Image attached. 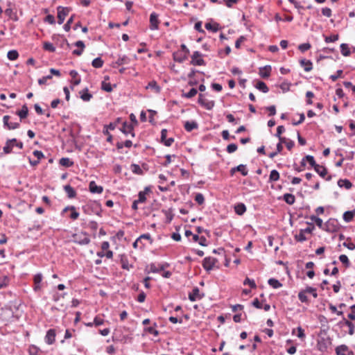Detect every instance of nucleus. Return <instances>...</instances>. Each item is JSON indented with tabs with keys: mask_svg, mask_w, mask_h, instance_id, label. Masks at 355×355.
Wrapping results in <instances>:
<instances>
[{
	"mask_svg": "<svg viewBox=\"0 0 355 355\" xmlns=\"http://www.w3.org/2000/svg\"><path fill=\"white\" fill-rule=\"evenodd\" d=\"M3 124L9 130H14L20 125L22 121V109L17 112V114L14 116L6 115L3 118Z\"/></svg>",
	"mask_w": 355,
	"mask_h": 355,
	"instance_id": "f257e3e1",
	"label": "nucleus"
},
{
	"mask_svg": "<svg viewBox=\"0 0 355 355\" xmlns=\"http://www.w3.org/2000/svg\"><path fill=\"white\" fill-rule=\"evenodd\" d=\"M17 148L18 150L22 148V143L17 142L16 139H8L6 141V146L3 147V152L6 154L14 152L13 149Z\"/></svg>",
	"mask_w": 355,
	"mask_h": 355,
	"instance_id": "f03ea898",
	"label": "nucleus"
},
{
	"mask_svg": "<svg viewBox=\"0 0 355 355\" xmlns=\"http://www.w3.org/2000/svg\"><path fill=\"white\" fill-rule=\"evenodd\" d=\"M323 230L328 232H335L338 230V223L336 219L330 218L324 225Z\"/></svg>",
	"mask_w": 355,
	"mask_h": 355,
	"instance_id": "7ed1b4c3",
	"label": "nucleus"
},
{
	"mask_svg": "<svg viewBox=\"0 0 355 355\" xmlns=\"http://www.w3.org/2000/svg\"><path fill=\"white\" fill-rule=\"evenodd\" d=\"M198 103L208 110H211L215 105L214 101L207 99L205 98L204 95L201 94H199L198 96Z\"/></svg>",
	"mask_w": 355,
	"mask_h": 355,
	"instance_id": "20e7f679",
	"label": "nucleus"
},
{
	"mask_svg": "<svg viewBox=\"0 0 355 355\" xmlns=\"http://www.w3.org/2000/svg\"><path fill=\"white\" fill-rule=\"evenodd\" d=\"M202 53L199 51H194L191 55V64L195 66L205 65V60L202 58Z\"/></svg>",
	"mask_w": 355,
	"mask_h": 355,
	"instance_id": "39448f33",
	"label": "nucleus"
},
{
	"mask_svg": "<svg viewBox=\"0 0 355 355\" xmlns=\"http://www.w3.org/2000/svg\"><path fill=\"white\" fill-rule=\"evenodd\" d=\"M69 11L70 9L69 8H63L61 6L58 8V22L59 24H62L64 22L65 17L69 14Z\"/></svg>",
	"mask_w": 355,
	"mask_h": 355,
	"instance_id": "423d86ee",
	"label": "nucleus"
},
{
	"mask_svg": "<svg viewBox=\"0 0 355 355\" xmlns=\"http://www.w3.org/2000/svg\"><path fill=\"white\" fill-rule=\"evenodd\" d=\"M216 263V259L212 257H206L202 261V266L207 271L212 270Z\"/></svg>",
	"mask_w": 355,
	"mask_h": 355,
	"instance_id": "0eeeda50",
	"label": "nucleus"
},
{
	"mask_svg": "<svg viewBox=\"0 0 355 355\" xmlns=\"http://www.w3.org/2000/svg\"><path fill=\"white\" fill-rule=\"evenodd\" d=\"M167 130L166 129H162L161 131V141L166 146H171L174 141V139L173 137L166 138Z\"/></svg>",
	"mask_w": 355,
	"mask_h": 355,
	"instance_id": "6e6552de",
	"label": "nucleus"
},
{
	"mask_svg": "<svg viewBox=\"0 0 355 355\" xmlns=\"http://www.w3.org/2000/svg\"><path fill=\"white\" fill-rule=\"evenodd\" d=\"M278 139L279 140V142L277 144V152H272V153H270L268 155L269 157L271 159L274 158L278 153H279L282 151V150H283L282 144L283 143L285 144L287 141L285 137H279Z\"/></svg>",
	"mask_w": 355,
	"mask_h": 355,
	"instance_id": "1a4fd4ad",
	"label": "nucleus"
},
{
	"mask_svg": "<svg viewBox=\"0 0 355 355\" xmlns=\"http://www.w3.org/2000/svg\"><path fill=\"white\" fill-rule=\"evenodd\" d=\"M55 331L54 329H51L48 330L44 338L45 342L48 345H52L55 342Z\"/></svg>",
	"mask_w": 355,
	"mask_h": 355,
	"instance_id": "9d476101",
	"label": "nucleus"
},
{
	"mask_svg": "<svg viewBox=\"0 0 355 355\" xmlns=\"http://www.w3.org/2000/svg\"><path fill=\"white\" fill-rule=\"evenodd\" d=\"M150 28L151 30L158 29V15L155 12H153L150 15Z\"/></svg>",
	"mask_w": 355,
	"mask_h": 355,
	"instance_id": "9b49d317",
	"label": "nucleus"
},
{
	"mask_svg": "<svg viewBox=\"0 0 355 355\" xmlns=\"http://www.w3.org/2000/svg\"><path fill=\"white\" fill-rule=\"evenodd\" d=\"M202 296L200 294V290L198 287H195L192 292L189 294V299L191 302H195L198 300H200Z\"/></svg>",
	"mask_w": 355,
	"mask_h": 355,
	"instance_id": "f8f14e48",
	"label": "nucleus"
},
{
	"mask_svg": "<svg viewBox=\"0 0 355 355\" xmlns=\"http://www.w3.org/2000/svg\"><path fill=\"white\" fill-rule=\"evenodd\" d=\"M272 68L270 65L259 68V76L263 78H267L270 76Z\"/></svg>",
	"mask_w": 355,
	"mask_h": 355,
	"instance_id": "ddd939ff",
	"label": "nucleus"
},
{
	"mask_svg": "<svg viewBox=\"0 0 355 355\" xmlns=\"http://www.w3.org/2000/svg\"><path fill=\"white\" fill-rule=\"evenodd\" d=\"M121 130L126 135L130 134L132 137H135L132 125L129 124L127 122H124L123 123V127Z\"/></svg>",
	"mask_w": 355,
	"mask_h": 355,
	"instance_id": "4468645a",
	"label": "nucleus"
},
{
	"mask_svg": "<svg viewBox=\"0 0 355 355\" xmlns=\"http://www.w3.org/2000/svg\"><path fill=\"white\" fill-rule=\"evenodd\" d=\"M329 343L330 342L328 341L327 340L324 338H321L318 340V349L321 352H324L327 349Z\"/></svg>",
	"mask_w": 355,
	"mask_h": 355,
	"instance_id": "2eb2a0df",
	"label": "nucleus"
},
{
	"mask_svg": "<svg viewBox=\"0 0 355 355\" xmlns=\"http://www.w3.org/2000/svg\"><path fill=\"white\" fill-rule=\"evenodd\" d=\"M42 280V274L39 273L34 276V278H33L34 291H37L40 290Z\"/></svg>",
	"mask_w": 355,
	"mask_h": 355,
	"instance_id": "dca6fc26",
	"label": "nucleus"
},
{
	"mask_svg": "<svg viewBox=\"0 0 355 355\" xmlns=\"http://www.w3.org/2000/svg\"><path fill=\"white\" fill-rule=\"evenodd\" d=\"M146 89H151L155 93L158 94L160 92L161 88L157 85V82L155 80H152L148 83V85L146 87Z\"/></svg>",
	"mask_w": 355,
	"mask_h": 355,
	"instance_id": "f3484780",
	"label": "nucleus"
},
{
	"mask_svg": "<svg viewBox=\"0 0 355 355\" xmlns=\"http://www.w3.org/2000/svg\"><path fill=\"white\" fill-rule=\"evenodd\" d=\"M89 191L93 193H101L103 192V187L96 185L95 182L92 181L89 183Z\"/></svg>",
	"mask_w": 355,
	"mask_h": 355,
	"instance_id": "a211bd4d",
	"label": "nucleus"
},
{
	"mask_svg": "<svg viewBox=\"0 0 355 355\" xmlns=\"http://www.w3.org/2000/svg\"><path fill=\"white\" fill-rule=\"evenodd\" d=\"M71 211L70 218L72 220H76L79 216V213L76 211V207L73 206L67 207L64 209L63 211Z\"/></svg>",
	"mask_w": 355,
	"mask_h": 355,
	"instance_id": "6ab92c4d",
	"label": "nucleus"
},
{
	"mask_svg": "<svg viewBox=\"0 0 355 355\" xmlns=\"http://www.w3.org/2000/svg\"><path fill=\"white\" fill-rule=\"evenodd\" d=\"M80 95L81 99L85 102L89 101L92 98V95L88 92L87 88H85L84 89L80 91Z\"/></svg>",
	"mask_w": 355,
	"mask_h": 355,
	"instance_id": "aec40b11",
	"label": "nucleus"
},
{
	"mask_svg": "<svg viewBox=\"0 0 355 355\" xmlns=\"http://www.w3.org/2000/svg\"><path fill=\"white\" fill-rule=\"evenodd\" d=\"M184 129L187 132H191L194 129H197L198 125V123L196 121H186L184 125Z\"/></svg>",
	"mask_w": 355,
	"mask_h": 355,
	"instance_id": "412c9836",
	"label": "nucleus"
},
{
	"mask_svg": "<svg viewBox=\"0 0 355 355\" xmlns=\"http://www.w3.org/2000/svg\"><path fill=\"white\" fill-rule=\"evenodd\" d=\"M300 65L304 67L305 71H310L313 69L312 62L310 60H306L305 59H302L300 61Z\"/></svg>",
	"mask_w": 355,
	"mask_h": 355,
	"instance_id": "4be33fe9",
	"label": "nucleus"
},
{
	"mask_svg": "<svg viewBox=\"0 0 355 355\" xmlns=\"http://www.w3.org/2000/svg\"><path fill=\"white\" fill-rule=\"evenodd\" d=\"M71 77L72 78V83L74 85H78L80 84L81 79L78 76V73L75 70H71L69 73Z\"/></svg>",
	"mask_w": 355,
	"mask_h": 355,
	"instance_id": "5701e85b",
	"label": "nucleus"
},
{
	"mask_svg": "<svg viewBox=\"0 0 355 355\" xmlns=\"http://www.w3.org/2000/svg\"><path fill=\"white\" fill-rule=\"evenodd\" d=\"M235 212L239 215H243L246 211V207L243 203H238L234 206Z\"/></svg>",
	"mask_w": 355,
	"mask_h": 355,
	"instance_id": "b1692460",
	"label": "nucleus"
},
{
	"mask_svg": "<svg viewBox=\"0 0 355 355\" xmlns=\"http://www.w3.org/2000/svg\"><path fill=\"white\" fill-rule=\"evenodd\" d=\"M354 216H355V209H354L352 211H345L343 214V218L345 222L349 223L352 220Z\"/></svg>",
	"mask_w": 355,
	"mask_h": 355,
	"instance_id": "393cba45",
	"label": "nucleus"
},
{
	"mask_svg": "<svg viewBox=\"0 0 355 355\" xmlns=\"http://www.w3.org/2000/svg\"><path fill=\"white\" fill-rule=\"evenodd\" d=\"M64 190L66 192V193L67 194V196L70 198H74L76 195V191L69 184L65 185L64 187Z\"/></svg>",
	"mask_w": 355,
	"mask_h": 355,
	"instance_id": "a878e982",
	"label": "nucleus"
},
{
	"mask_svg": "<svg viewBox=\"0 0 355 355\" xmlns=\"http://www.w3.org/2000/svg\"><path fill=\"white\" fill-rule=\"evenodd\" d=\"M338 185L340 187H345L346 189H349L352 187V184L351 183V182L347 179H340L338 181Z\"/></svg>",
	"mask_w": 355,
	"mask_h": 355,
	"instance_id": "bb28decb",
	"label": "nucleus"
},
{
	"mask_svg": "<svg viewBox=\"0 0 355 355\" xmlns=\"http://www.w3.org/2000/svg\"><path fill=\"white\" fill-rule=\"evenodd\" d=\"M283 198L284 201L290 205H293L295 201V196L291 193H285L283 196Z\"/></svg>",
	"mask_w": 355,
	"mask_h": 355,
	"instance_id": "cd10ccee",
	"label": "nucleus"
},
{
	"mask_svg": "<svg viewBox=\"0 0 355 355\" xmlns=\"http://www.w3.org/2000/svg\"><path fill=\"white\" fill-rule=\"evenodd\" d=\"M205 26L206 29L211 31L214 33L217 32L220 28V25L218 23H206Z\"/></svg>",
	"mask_w": 355,
	"mask_h": 355,
	"instance_id": "c85d7f7f",
	"label": "nucleus"
},
{
	"mask_svg": "<svg viewBox=\"0 0 355 355\" xmlns=\"http://www.w3.org/2000/svg\"><path fill=\"white\" fill-rule=\"evenodd\" d=\"M348 352V347L345 345H341L336 348V352L337 355H346Z\"/></svg>",
	"mask_w": 355,
	"mask_h": 355,
	"instance_id": "c756f323",
	"label": "nucleus"
},
{
	"mask_svg": "<svg viewBox=\"0 0 355 355\" xmlns=\"http://www.w3.org/2000/svg\"><path fill=\"white\" fill-rule=\"evenodd\" d=\"M59 163L61 166L65 167H70L73 165V162L68 157H62L60 159Z\"/></svg>",
	"mask_w": 355,
	"mask_h": 355,
	"instance_id": "7c9ffc66",
	"label": "nucleus"
},
{
	"mask_svg": "<svg viewBox=\"0 0 355 355\" xmlns=\"http://www.w3.org/2000/svg\"><path fill=\"white\" fill-rule=\"evenodd\" d=\"M130 58L127 57L126 55H123L122 57H119L117 60L116 61L115 64L118 66L123 65V64H128L130 63Z\"/></svg>",
	"mask_w": 355,
	"mask_h": 355,
	"instance_id": "2f4dec72",
	"label": "nucleus"
},
{
	"mask_svg": "<svg viewBox=\"0 0 355 355\" xmlns=\"http://www.w3.org/2000/svg\"><path fill=\"white\" fill-rule=\"evenodd\" d=\"M235 171L241 172L243 176H246L248 175V170L246 169L245 165L240 164L232 169V173Z\"/></svg>",
	"mask_w": 355,
	"mask_h": 355,
	"instance_id": "473e14b6",
	"label": "nucleus"
},
{
	"mask_svg": "<svg viewBox=\"0 0 355 355\" xmlns=\"http://www.w3.org/2000/svg\"><path fill=\"white\" fill-rule=\"evenodd\" d=\"M314 169L322 178H324L327 173V169L324 166L319 164L315 166Z\"/></svg>",
	"mask_w": 355,
	"mask_h": 355,
	"instance_id": "72a5a7b5",
	"label": "nucleus"
},
{
	"mask_svg": "<svg viewBox=\"0 0 355 355\" xmlns=\"http://www.w3.org/2000/svg\"><path fill=\"white\" fill-rule=\"evenodd\" d=\"M255 87L257 89H258L259 90L261 91L263 93H267L269 91L268 86L263 81H259Z\"/></svg>",
	"mask_w": 355,
	"mask_h": 355,
	"instance_id": "f704fd0d",
	"label": "nucleus"
},
{
	"mask_svg": "<svg viewBox=\"0 0 355 355\" xmlns=\"http://www.w3.org/2000/svg\"><path fill=\"white\" fill-rule=\"evenodd\" d=\"M268 283L274 288H279L282 286V284H281L279 280L274 278L269 279Z\"/></svg>",
	"mask_w": 355,
	"mask_h": 355,
	"instance_id": "c9c22d12",
	"label": "nucleus"
},
{
	"mask_svg": "<svg viewBox=\"0 0 355 355\" xmlns=\"http://www.w3.org/2000/svg\"><path fill=\"white\" fill-rule=\"evenodd\" d=\"M340 51L344 56H349L351 54L348 44L345 43L340 44Z\"/></svg>",
	"mask_w": 355,
	"mask_h": 355,
	"instance_id": "e433bc0d",
	"label": "nucleus"
},
{
	"mask_svg": "<svg viewBox=\"0 0 355 355\" xmlns=\"http://www.w3.org/2000/svg\"><path fill=\"white\" fill-rule=\"evenodd\" d=\"M148 191L149 189L148 188H146L145 191H140L138 194V199L136 200L140 203L144 202L146 200V192H148Z\"/></svg>",
	"mask_w": 355,
	"mask_h": 355,
	"instance_id": "4c0bfd02",
	"label": "nucleus"
},
{
	"mask_svg": "<svg viewBox=\"0 0 355 355\" xmlns=\"http://www.w3.org/2000/svg\"><path fill=\"white\" fill-rule=\"evenodd\" d=\"M279 179V173L276 170H272L270 171V176H269V181L270 182H275L277 181Z\"/></svg>",
	"mask_w": 355,
	"mask_h": 355,
	"instance_id": "58836bf2",
	"label": "nucleus"
},
{
	"mask_svg": "<svg viewBox=\"0 0 355 355\" xmlns=\"http://www.w3.org/2000/svg\"><path fill=\"white\" fill-rule=\"evenodd\" d=\"M130 169L132 172L135 174L137 175H141L143 173V171L140 168V166L138 164H132L130 166Z\"/></svg>",
	"mask_w": 355,
	"mask_h": 355,
	"instance_id": "ea45409f",
	"label": "nucleus"
},
{
	"mask_svg": "<svg viewBox=\"0 0 355 355\" xmlns=\"http://www.w3.org/2000/svg\"><path fill=\"white\" fill-rule=\"evenodd\" d=\"M150 270L151 272L157 273L162 270H164V265H159L158 267H157L154 263L150 264Z\"/></svg>",
	"mask_w": 355,
	"mask_h": 355,
	"instance_id": "a19ab883",
	"label": "nucleus"
},
{
	"mask_svg": "<svg viewBox=\"0 0 355 355\" xmlns=\"http://www.w3.org/2000/svg\"><path fill=\"white\" fill-rule=\"evenodd\" d=\"M311 220L313 222H315V223L316 224V225L318 227H319L320 228H322L323 229V221L321 218L315 216H311Z\"/></svg>",
	"mask_w": 355,
	"mask_h": 355,
	"instance_id": "79ce46f5",
	"label": "nucleus"
},
{
	"mask_svg": "<svg viewBox=\"0 0 355 355\" xmlns=\"http://www.w3.org/2000/svg\"><path fill=\"white\" fill-rule=\"evenodd\" d=\"M295 239L300 242H303L307 239L305 236V233L302 230H300L299 234L295 236Z\"/></svg>",
	"mask_w": 355,
	"mask_h": 355,
	"instance_id": "37998d69",
	"label": "nucleus"
},
{
	"mask_svg": "<svg viewBox=\"0 0 355 355\" xmlns=\"http://www.w3.org/2000/svg\"><path fill=\"white\" fill-rule=\"evenodd\" d=\"M298 298L302 302H306L308 303L309 300L306 296V293L304 291V290L301 291L298 293Z\"/></svg>",
	"mask_w": 355,
	"mask_h": 355,
	"instance_id": "c03bdc74",
	"label": "nucleus"
},
{
	"mask_svg": "<svg viewBox=\"0 0 355 355\" xmlns=\"http://www.w3.org/2000/svg\"><path fill=\"white\" fill-rule=\"evenodd\" d=\"M92 64L95 68H101L103 64V61L101 58H96L92 61Z\"/></svg>",
	"mask_w": 355,
	"mask_h": 355,
	"instance_id": "a18cd8bd",
	"label": "nucleus"
},
{
	"mask_svg": "<svg viewBox=\"0 0 355 355\" xmlns=\"http://www.w3.org/2000/svg\"><path fill=\"white\" fill-rule=\"evenodd\" d=\"M198 93V91L195 88L191 89L187 93L183 94V96L187 98H191L195 96Z\"/></svg>",
	"mask_w": 355,
	"mask_h": 355,
	"instance_id": "49530a36",
	"label": "nucleus"
},
{
	"mask_svg": "<svg viewBox=\"0 0 355 355\" xmlns=\"http://www.w3.org/2000/svg\"><path fill=\"white\" fill-rule=\"evenodd\" d=\"M340 261L343 263L346 268H348L349 266V261L348 257L345 254H341L339 257Z\"/></svg>",
	"mask_w": 355,
	"mask_h": 355,
	"instance_id": "de8ad7c7",
	"label": "nucleus"
},
{
	"mask_svg": "<svg viewBox=\"0 0 355 355\" xmlns=\"http://www.w3.org/2000/svg\"><path fill=\"white\" fill-rule=\"evenodd\" d=\"M19 53L17 51L12 50L8 53V58L10 60H15L17 58Z\"/></svg>",
	"mask_w": 355,
	"mask_h": 355,
	"instance_id": "09e8293b",
	"label": "nucleus"
},
{
	"mask_svg": "<svg viewBox=\"0 0 355 355\" xmlns=\"http://www.w3.org/2000/svg\"><path fill=\"white\" fill-rule=\"evenodd\" d=\"M101 88L103 90L110 92L112 91V87L110 83H106L105 81L102 82Z\"/></svg>",
	"mask_w": 355,
	"mask_h": 355,
	"instance_id": "8fccbe9b",
	"label": "nucleus"
},
{
	"mask_svg": "<svg viewBox=\"0 0 355 355\" xmlns=\"http://www.w3.org/2000/svg\"><path fill=\"white\" fill-rule=\"evenodd\" d=\"M304 291L306 293L311 294L314 298H316L318 297V293H317L316 289L315 288L308 286L304 289Z\"/></svg>",
	"mask_w": 355,
	"mask_h": 355,
	"instance_id": "3c124183",
	"label": "nucleus"
},
{
	"mask_svg": "<svg viewBox=\"0 0 355 355\" xmlns=\"http://www.w3.org/2000/svg\"><path fill=\"white\" fill-rule=\"evenodd\" d=\"M311 47L310 43H303L298 46V49L302 52H305L306 51L309 50Z\"/></svg>",
	"mask_w": 355,
	"mask_h": 355,
	"instance_id": "603ef678",
	"label": "nucleus"
},
{
	"mask_svg": "<svg viewBox=\"0 0 355 355\" xmlns=\"http://www.w3.org/2000/svg\"><path fill=\"white\" fill-rule=\"evenodd\" d=\"M44 49L46 51H48L50 52H54L55 51V48L54 47L53 44H51V42H48L44 43Z\"/></svg>",
	"mask_w": 355,
	"mask_h": 355,
	"instance_id": "864d4df0",
	"label": "nucleus"
},
{
	"mask_svg": "<svg viewBox=\"0 0 355 355\" xmlns=\"http://www.w3.org/2000/svg\"><path fill=\"white\" fill-rule=\"evenodd\" d=\"M338 37H339L338 35H333L331 36H327L324 38V41L327 43L334 42L338 40Z\"/></svg>",
	"mask_w": 355,
	"mask_h": 355,
	"instance_id": "5fc2aeb1",
	"label": "nucleus"
},
{
	"mask_svg": "<svg viewBox=\"0 0 355 355\" xmlns=\"http://www.w3.org/2000/svg\"><path fill=\"white\" fill-rule=\"evenodd\" d=\"M196 202L199 205H202L205 202L204 196L202 193H197L195 196Z\"/></svg>",
	"mask_w": 355,
	"mask_h": 355,
	"instance_id": "6e6d98bb",
	"label": "nucleus"
},
{
	"mask_svg": "<svg viewBox=\"0 0 355 355\" xmlns=\"http://www.w3.org/2000/svg\"><path fill=\"white\" fill-rule=\"evenodd\" d=\"M244 285H249L252 288H256V284L253 279L247 277L243 282Z\"/></svg>",
	"mask_w": 355,
	"mask_h": 355,
	"instance_id": "4d7b16f0",
	"label": "nucleus"
},
{
	"mask_svg": "<svg viewBox=\"0 0 355 355\" xmlns=\"http://www.w3.org/2000/svg\"><path fill=\"white\" fill-rule=\"evenodd\" d=\"M237 145L235 144H230L227 146V151L228 153H233L237 150Z\"/></svg>",
	"mask_w": 355,
	"mask_h": 355,
	"instance_id": "13d9d810",
	"label": "nucleus"
},
{
	"mask_svg": "<svg viewBox=\"0 0 355 355\" xmlns=\"http://www.w3.org/2000/svg\"><path fill=\"white\" fill-rule=\"evenodd\" d=\"M345 324L349 327V334L353 335L354 333V327L353 323L349 322V320H345Z\"/></svg>",
	"mask_w": 355,
	"mask_h": 355,
	"instance_id": "bf43d9fd",
	"label": "nucleus"
},
{
	"mask_svg": "<svg viewBox=\"0 0 355 355\" xmlns=\"http://www.w3.org/2000/svg\"><path fill=\"white\" fill-rule=\"evenodd\" d=\"M305 159L309 163V164L313 166V167H315V166H317L318 164L315 163V159H314V157L312 156V155H306L305 157Z\"/></svg>",
	"mask_w": 355,
	"mask_h": 355,
	"instance_id": "052dcab7",
	"label": "nucleus"
},
{
	"mask_svg": "<svg viewBox=\"0 0 355 355\" xmlns=\"http://www.w3.org/2000/svg\"><path fill=\"white\" fill-rule=\"evenodd\" d=\"M44 21L45 22H47L50 24H55V17L53 15H48L47 16H46V17L44 18Z\"/></svg>",
	"mask_w": 355,
	"mask_h": 355,
	"instance_id": "680f3d73",
	"label": "nucleus"
},
{
	"mask_svg": "<svg viewBox=\"0 0 355 355\" xmlns=\"http://www.w3.org/2000/svg\"><path fill=\"white\" fill-rule=\"evenodd\" d=\"M39 349L35 346H31L28 349L29 355H38Z\"/></svg>",
	"mask_w": 355,
	"mask_h": 355,
	"instance_id": "e2e57ef3",
	"label": "nucleus"
},
{
	"mask_svg": "<svg viewBox=\"0 0 355 355\" xmlns=\"http://www.w3.org/2000/svg\"><path fill=\"white\" fill-rule=\"evenodd\" d=\"M144 244L142 243V241H140V239L137 238L136 239V241L133 243L132 244V246L134 248H143L144 247Z\"/></svg>",
	"mask_w": 355,
	"mask_h": 355,
	"instance_id": "0e129e2a",
	"label": "nucleus"
},
{
	"mask_svg": "<svg viewBox=\"0 0 355 355\" xmlns=\"http://www.w3.org/2000/svg\"><path fill=\"white\" fill-rule=\"evenodd\" d=\"M343 74V70L339 69L336 71V74L331 75L330 78L332 81H336L338 78L341 77Z\"/></svg>",
	"mask_w": 355,
	"mask_h": 355,
	"instance_id": "69168bd1",
	"label": "nucleus"
},
{
	"mask_svg": "<svg viewBox=\"0 0 355 355\" xmlns=\"http://www.w3.org/2000/svg\"><path fill=\"white\" fill-rule=\"evenodd\" d=\"M343 245L350 250L355 249V244L351 241H349L348 240L344 242Z\"/></svg>",
	"mask_w": 355,
	"mask_h": 355,
	"instance_id": "338daca9",
	"label": "nucleus"
},
{
	"mask_svg": "<svg viewBox=\"0 0 355 355\" xmlns=\"http://www.w3.org/2000/svg\"><path fill=\"white\" fill-rule=\"evenodd\" d=\"M145 331L148 332L149 334H151L155 336H157L159 334V331L153 327H149L146 328Z\"/></svg>",
	"mask_w": 355,
	"mask_h": 355,
	"instance_id": "774afa93",
	"label": "nucleus"
}]
</instances>
